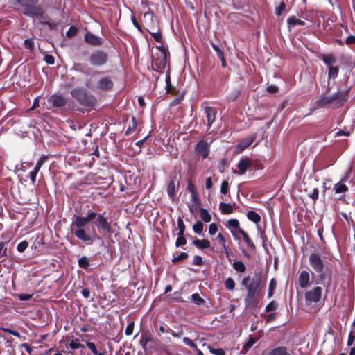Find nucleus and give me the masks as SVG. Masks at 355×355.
Here are the masks:
<instances>
[{
    "mask_svg": "<svg viewBox=\"0 0 355 355\" xmlns=\"http://www.w3.org/2000/svg\"><path fill=\"white\" fill-rule=\"evenodd\" d=\"M349 92V89L337 91L329 96H325L322 94L316 101V105L320 108H324L329 106L340 107L348 100Z\"/></svg>",
    "mask_w": 355,
    "mask_h": 355,
    "instance_id": "obj_1",
    "label": "nucleus"
},
{
    "mask_svg": "<svg viewBox=\"0 0 355 355\" xmlns=\"http://www.w3.org/2000/svg\"><path fill=\"white\" fill-rule=\"evenodd\" d=\"M71 96L87 111H91L97 103V98L83 87H76L70 91Z\"/></svg>",
    "mask_w": 355,
    "mask_h": 355,
    "instance_id": "obj_2",
    "label": "nucleus"
},
{
    "mask_svg": "<svg viewBox=\"0 0 355 355\" xmlns=\"http://www.w3.org/2000/svg\"><path fill=\"white\" fill-rule=\"evenodd\" d=\"M87 223L88 221L85 217L78 214L73 215V221L72 222L71 226H76L77 227V230L74 231L75 236L87 245H90L93 243V239L90 235L87 234L85 230L83 228Z\"/></svg>",
    "mask_w": 355,
    "mask_h": 355,
    "instance_id": "obj_3",
    "label": "nucleus"
},
{
    "mask_svg": "<svg viewBox=\"0 0 355 355\" xmlns=\"http://www.w3.org/2000/svg\"><path fill=\"white\" fill-rule=\"evenodd\" d=\"M40 0H16L21 7V13L29 17L35 18V15L42 12V8L37 6Z\"/></svg>",
    "mask_w": 355,
    "mask_h": 355,
    "instance_id": "obj_4",
    "label": "nucleus"
},
{
    "mask_svg": "<svg viewBox=\"0 0 355 355\" xmlns=\"http://www.w3.org/2000/svg\"><path fill=\"white\" fill-rule=\"evenodd\" d=\"M261 281V272H255L248 286V292L245 298L246 306H249L254 301L257 290Z\"/></svg>",
    "mask_w": 355,
    "mask_h": 355,
    "instance_id": "obj_5",
    "label": "nucleus"
},
{
    "mask_svg": "<svg viewBox=\"0 0 355 355\" xmlns=\"http://www.w3.org/2000/svg\"><path fill=\"white\" fill-rule=\"evenodd\" d=\"M105 214V212L99 214V216H98V218L94 221V225L99 233H107L110 235H112L114 233V230Z\"/></svg>",
    "mask_w": 355,
    "mask_h": 355,
    "instance_id": "obj_6",
    "label": "nucleus"
},
{
    "mask_svg": "<svg viewBox=\"0 0 355 355\" xmlns=\"http://www.w3.org/2000/svg\"><path fill=\"white\" fill-rule=\"evenodd\" d=\"M89 63L94 67H102L108 62V54L102 50L93 51L89 57Z\"/></svg>",
    "mask_w": 355,
    "mask_h": 355,
    "instance_id": "obj_7",
    "label": "nucleus"
},
{
    "mask_svg": "<svg viewBox=\"0 0 355 355\" xmlns=\"http://www.w3.org/2000/svg\"><path fill=\"white\" fill-rule=\"evenodd\" d=\"M309 262L311 268L319 274L320 279H324V263L320 256L316 253H311L309 258Z\"/></svg>",
    "mask_w": 355,
    "mask_h": 355,
    "instance_id": "obj_8",
    "label": "nucleus"
},
{
    "mask_svg": "<svg viewBox=\"0 0 355 355\" xmlns=\"http://www.w3.org/2000/svg\"><path fill=\"white\" fill-rule=\"evenodd\" d=\"M85 85H86V87L92 89H94L96 88L97 89H100V90L109 91L113 88L114 82L111 77L103 76L98 79L95 87H93L92 85H91L89 80H87L85 82Z\"/></svg>",
    "mask_w": 355,
    "mask_h": 355,
    "instance_id": "obj_9",
    "label": "nucleus"
},
{
    "mask_svg": "<svg viewBox=\"0 0 355 355\" xmlns=\"http://www.w3.org/2000/svg\"><path fill=\"white\" fill-rule=\"evenodd\" d=\"M322 289L320 286H315L313 289L307 291L305 294V302L307 305L318 303L322 297Z\"/></svg>",
    "mask_w": 355,
    "mask_h": 355,
    "instance_id": "obj_10",
    "label": "nucleus"
},
{
    "mask_svg": "<svg viewBox=\"0 0 355 355\" xmlns=\"http://www.w3.org/2000/svg\"><path fill=\"white\" fill-rule=\"evenodd\" d=\"M35 18L38 19L40 24L47 26L49 30H55L58 28V24L52 20L49 15H45L42 8L41 13L35 15Z\"/></svg>",
    "mask_w": 355,
    "mask_h": 355,
    "instance_id": "obj_11",
    "label": "nucleus"
},
{
    "mask_svg": "<svg viewBox=\"0 0 355 355\" xmlns=\"http://www.w3.org/2000/svg\"><path fill=\"white\" fill-rule=\"evenodd\" d=\"M49 102L55 107H62L67 104V99L60 93H54L49 98Z\"/></svg>",
    "mask_w": 355,
    "mask_h": 355,
    "instance_id": "obj_12",
    "label": "nucleus"
},
{
    "mask_svg": "<svg viewBox=\"0 0 355 355\" xmlns=\"http://www.w3.org/2000/svg\"><path fill=\"white\" fill-rule=\"evenodd\" d=\"M196 152L200 155L203 159L208 157L209 153V147L207 141L200 140L196 146Z\"/></svg>",
    "mask_w": 355,
    "mask_h": 355,
    "instance_id": "obj_13",
    "label": "nucleus"
},
{
    "mask_svg": "<svg viewBox=\"0 0 355 355\" xmlns=\"http://www.w3.org/2000/svg\"><path fill=\"white\" fill-rule=\"evenodd\" d=\"M84 41L92 46H101L103 40L90 32H87L84 35Z\"/></svg>",
    "mask_w": 355,
    "mask_h": 355,
    "instance_id": "obj_14",
    "label": "nucleus"
},
{
    "mask_svg": "<svg viewBox=\"0 0 355 355\" xmlns=\"http://www.w3.org/2000/svg\"><path fill=\"white\" fill-rule=\"evenodd\" d=\"M204 113L206 115L208 129L210 128L216 119V110L214 107L206 106L204 108Z\"/></svg>",
    "mask_w": 355,
    "mask_h": 355,
    "instance_id": "obj_15",
    "label": "nucleus"
},
{
    "mask_svg": "<svg viewBox=\"0 0 355 355\" xmlns=\"http://www.w3.org/2000/svg\"><path fill=\"white\" fill-rule=\"evenodd\" d=\"M155 342L152 335L149 332H144L141 334V338L139 341V344L141 346L142 349L146 352L148 350V347L147 346L148 343Z\"/></svg>",
    "mask_w": 355,
    "mask_h": 355,
    "instance_id": "obj_16",
    "label": "nucleus"
},
{
    "mask_svg": "<svg viewBox=\"0 0 355 355\" xmlns=\"http://www.w3.org/2000/svg\"><path fill=\"white\" fill-rule=\"evenodd\" d=\"M309 274L306 270H302L298 277L299 285L301 288H304L307 287L309 283Z\"/></svg>",
    "mask_w": 355,
    "mask_h": 355,
    "instance_id": "obj_17",
    "label": "nucleus"
},
{
    "mask_svg": "<svg viewBox=\"0 0 355 355\" xmlns=\"http://www.w3.org/2000/svg\"><path fill=\"white\" fill-rule=\"evenodd\" d=\"M252 166V162L248 159H242L237 164L241 175L245 174L247 170Z\"/></svg>",
    "mask_w": 355,
    "mask_h": 355,
    "instance_id": "obj_18",
    "label": "nucleus"
},
{
    "mask_svg": "<svg viewBox=\"0 0 355 355\" xmlns=\"http://www.w3.org/2000/svg\"><path fill=\"white\" fill-rule=\"evenodd\" d=\"M267 355H292L286 347L278 346L270 350Z\"/></svg>",
    "mask_w": 355,
    "mask_h": 355,
    "instance_id": "obj_19",
    "label": "nucleus"
},
{
    "mask_svg": "<svg viewBox=\"0 0 355 355\" xmlns=\"http://www.w3.org/2000/svg\"><path fill=\"white\" fill-rule=\"evenodd\" d=\"M175 179L176 176L175 175L173 178H172L171 180L169 182L166 188L167 193L170 198H173L176 193Z\"/></svg>",
    "mask_w": 355,
    "mask_h": 355,
    "instance_id": "obj_20",
    "label": "nucleus"
},
{
    "mask_svg": "<svg viewBox=\"0 0 355 355\" xmlns=\"http://www.w3.org/2000/svg\"><path fill=\"white\" fill-rule=\"evenodd\" d=\"M287 24H288V27L289 29H291V28H293L295 26H304L305 24V23L303 21L297 19L294 16L289 17L287 19Z\"/></svg>",
    "mask_w": 355,
    "mask_h": 355,
    "instance_id": "obj_21",
    "label": "nucleus"
},
{
    "mask_svg": "<svg viewBox=\"0 0 355 355\" xmlns=\"http://www.w3.org/2000/svg\"><path fill=\"white\" fill-rule=\"evenodd\" d=\"M254 136H252L242 140L238 145V148L241 151L244 150L254 142Z\"/></svg>",
    "mask_w": 355,
    "mask_h": 355,
    "instance_id": "obj_22",
    "label": "nucleus"
},
{
    "mask_svg": "<svg viewBox=\"0 0 355 355\" xmlns=\"http://www.w3.org/2000/svg\"><path fill=\"white\" fill-rule=\"evenodd\" d=\"M321 60H322L324 64L327 65L329 67H333L332 65L336 62V58H334V55L331 54L322 55L321 57Z\"/></svg>",
    "mask_w": 355,
    "mask_h": 355,
    "instance_id": "obj_23",
    "label": "nucleus"
},
{
    "mask_svg": "<svg viewBox=\"0 0 355 355\" xmlns=\"http://www.w3.org/2000/svg\"><path fill=\"white\" fill-rule=\"evenodd\" d=\"M69 346L71 349H80L81 353L84 354L85 347L83 344L80 343L78 339L76 338L74 340H72L71 343L69 344Z\"/></svg>",
    "mask_w": 355,
    "mask_h": 355,
    "instance_id": "obj_24",
    "label": "nucleus"
},
{
    "mask_svg": "<svg viewBox=\"0 0 355 355\" xmlns=\"http://www.w3.org/2000/svg\"><path fill=\"white\" fill-rule=\"evenodd\" d=\"M219 209L223 214H232L234 211L231 204L226 202H220L219 204Z\"/></svg>",
    "mask_w": 355,
    "mask_h": 355,
    "instance_id": "obj_25",
    "label": "nucleus"
},
{
    "mask_svg": "<svg viewBox=\"0 0 355 355\" xmlns=\"http://www.w3.org/2000/svg\"><path fill=\"white\" fill-rule=\"evenodd\" d=\"M193 244L200 249L209 248L210 247V242L208 240L196 239L193 241Z\"/></svg>",
    "mask_w": 355,
    "mask_h": 355,
    "instance_id": "obj_26",
    "label": "nucleus"
},
{
    "mask_svg": "<svg viewBox=\"0 0 355 355\" xmlns=\"http://www.w3.org/2000/svg\"><path fill=\"white\" fill-rule=\"evenodd\" d=\"M247 218L249 220L257 224L261 220V217L254 211L250 210L247 212Z\"/></svg>",
    "mask_w": 355,
    "mask_h": 355,
    "instance_id": "obj_27",
    "label": "nucleus"
},
{
    "mask_svg": "<svg viewBox=\"0 0 355 355\" xmlns=\"http://www.w3.org/2000/svg\"><path fill=\"white\" fill-rule=\"evenodd\" d=\"M44 243L43 238L37 236L32 245V248L37 251H41L44 249Z\"/></svg>",
    "mask_w": 355,
    "mask_h": 355,
    "instance_id": "obj_28",
    "label": "nucleus"
},
{
    "mask_svg": "<svg viewBox=\"0 0 355 355\" xmlns=\"http://www.w3.org/2000/svg\"><path fill=\"white\" fill-rule=\"evenodd\" d=\"M232 268L237 272L243 273L245 272L246 270V266L241 261H234L232 263Z\"/></svg>",
    "mask_w": 355,
    "mask_h": 355,
    "instance_id": "obj_29",
    "label": "nucleus"
},
{
    "mask_svg": "<svg viewBox=\"0 0 355 355\" xmlns=\"http://www.w3.org/2000/svg\"><path fill=\"white\" fill-rule=\"evenodd\" d=\"M334 190L336 193H344L348 191V187L344 183L339 182L334 184Z\"/></svg>",
    "mask_w": 355,
    "mask_h": 355,
    "instance_id": "obj_30",
    "label": "nucleus"
},
{
    "mask_svg": "<svg viewBox=\"0 0 355 355\" xmlns=\"http://www.w3.org/2000/svg\"><path fill=\"white\" fill-rule=\"evenodd\" d=\"M72 69L85 76L89 74V68L83 64H76Z\"/></svg>",
    "mask_w": 355,
    "mask_h": 355,
    "instance_id": "obj_31",
    "label": "nucleus"
},
{
    "mask_svg": "<svg viewBox=\"0 0 355 355\" xmlns=\"http://www.w3.org/2000/svg\"><path fill=\"white\" fill-rule=\"evenodd\" d=\"M78 263L80 268L87 270L89 266L90 260L87 257L83 256L78 259Z\"/></svg>",
    "mask_w": 355,
    "mask_h": 355,
    "instance_id": "obj_32",
    "label": "nucleus"
},
{
    "mask_svg": "<svg viewBox=\"0 0 355 355\" xmlns=\"http://www.w3.org/2000/svg\"><path fill=\"white\" fill-rule=\"evenodd\" d=\"M190 300L191 302L196 304L197 306H202L205 303V300L202 298L198 293L192 294Z\"/></svg>",
    "mask_w": 355,
    "mask_h": 355,
    "instance_id": "obj_33",
    "label": "nucleus"
},
{
    "mask_svg": "<svg viewBox=\"0 0 355 355\" xmlns=\"http://www.w3.org/2000/svg\"><path fill=\"white\" fill-rule=\"evenodd\" d=\"M239 233L242 235L244 241L246 242L250 248L254 250L256 246H255L254 243L250 240L248 234L243 229H239Z\"/></svg>",
    "mask_w": 355,
    "mask_h": 355,
    "instance_id": "obj_34",
    "label": "nucleus"
},
{
    "mask_svg": "<svg viewBox=\"0 0 355 355\" xmlns=\"http://www.w3.org/2000/svg\"><path fill=\"white\" fill-rule=\"evenodd\" d=\"M200 216L205 223H209L211 220V216L207 209L205 208L200 209Z\"/></svg>",
    "mask_w": 355,
    "mask_h": 355,
    "instance_id": "obj_35",
    "label": "nucleus"
},
{
    "mask_svg": "<svg viewBox=\"0 0 355 355\" xmlns=\"http://www.w3.org/2000/svg\"><path fill=\"white\" fill-rule=\"evenodd\" d=\"M256 342L257 339L250 336L248 340L243 346L242 352H248Z\"/></svg>",
    "mask_w": 355,
    "mask_h": 355,
    "instance_id": "obj_36",
    "label": "nucleus"
},
{
    "mask_svg": "<svg viewBox=\"0 0 355 355\" xmlns=\"http://www.w3.org/2000/svg\"><path fill=\"white\" fill-rule=\"evenodd\" d=\"M33 296V293H16L14 297L20 301H27L31 300Z\"/></svg>",
    "mask_w": 355,
    "mask_h": 355,
    "instance_id": "obj_37",
    "label": "nucleus"
},
{
    "mask_svg": "<svg viewBox=\"0 0 355 355\" xmlns=\"http://www.w3.org/2000/svg\"><path fill=\"white\" fill-rule=\"evenodd\" d=\"M338 67H329L328 69V78L329 79H335L338 75Z\"/></svg>",
    "mask_w": 355,
    "mask_h": 355,
    "instance_id": "obj_38",
    "label": "nucleus"
},
{
    "mask_svg": "<svg viewBox=\"0 0 355 355\" xmlns=\"http://www.w3.org/2000/svg\"><path fill=\"white\" fill-rule=\"evenodd\" d=\"M137 123L135 117H132V123L129 125L128 128L125 131V135H129L137 129Z\"/></svg>",
    "mask_w": 355,
    "mask_h": 355,
    "instance_id": "obj_39",
    "label": "nucleus"
},
{
    "mask_svg": "<svg viewBox=\"0 0 355 355\" xmlns=\"http://www.w3.org/2000/svg\"><path fill=\"white\" fill-rule=\"evenodd\" d=\"M1 330L3 331V332H6V333H8L15 337H17L19 338L21 340L24 341L26 340V337L25 336H22L19 334V333H18L17 331H15L14 330H12L9 328H7V327H3L1 328Z\"/></svg>",
    "mask_w": 355,
    "mask_h": 355,
    "instance_id": "obj_40",
    "label": "nucleus"
},
{
    "mask_svg": "<svg viewBox=\"0 0 355 355\" xmlns=\"http://www.w3.org/2000/svg\"><path fill=\"white\" fill-rule=\"evenodd\" d=\"M193 232L198 234L201 235L203 232V224L201 221L196 222L193 226Z\"/></svg>",
    "mask_w": 355,
    "mask_h": 355,
    "instance_id": "obj_41",
    "label": "nucleus"
},
{
    "mask_svg": "<svg viewBox=\"0 0 355 355\" xmlns=\"http://www.w3.org/2000/svg\"><path fill=\"white\" fill-rule=\"evenodd\" d=\"M225 287L228 291H233L235 288V282L232 277H228L224 282Z\"/></svg>",
    "mask_w": 355,
    "mask_h": 355,
    "instance_id": "obj_42",
    "label": "nucleus"
},
{
    "mask_svg": "<svg viewBox=\"0 0 355 355\" xmlns=\"http://www.w3.org/2000/svg\"><path fill=\"white\" fill-rule=\"evenodd\" d=\"M178 227L179 230V232L178 233V236H184V231H185V225L184 224L183 220L179 217L178 218Z\"/></svg>",
    "mask_w": 355,
    "mask_h": 355,
    "instance_id": "obj_43",
    "label": "nucleus"
},
{
    "mask_svg": "<svg viewBox=\"0 0 355 355\" xmlns=\"http://www.w3.org/2000/svg\"><path fill=\"white\" fill-rule=\"evenodd\" d=\"M49 155H43L37 162L34 168L36 170L40 171L42 166L44 164L46 161L47 160Z\"/></svg>",
    "mask_w": 355,
    "mask_h": 355,
    "instance_id": "obj_44",
    "label": "nucleus"
},
{
    "mask_svg": "<svg viewBox=\"0 0 355 355\" xmlns=\"http://www.w3.org/2000/svg\"><path fill=\"white\" fill-rule=\"evenodd\" d=\"M286 10V4L282 1L279 6L275 8V13L277 16H281Z\"/></svg>",
    "mask_w": 355,
    "mask_h": 355,
    "instance_id": "obj_45",
    "label": "nucleus"
},
{
    "mask_svg": "<svg viewBox=\"0 0 355 355\" xmlns=\"http://www.w3.org/2000/svg\"><path fill=\"white\" fill-rule=\"evenodd\" d=\"M227 227L236 229L239 232V229H241L239 227V223L237 219H230L227 222Z\"/></svg>",
    "mask_w": 355,
    "mask_h": 355,
    "instance_id": "obj_46",
    "label": "nucleus"
},
{
    "mask_svg": "<svg viewBox=\"0 0 355 355\" xmlns=\"http://www.w3.org/2000/svg\"><path fill=\"white\" fill-rule=\"evenodd\" d=\"M188 257H189V255L187 252H181L177 257H173V258L172 259L171 261L173 263H175L180 262L182 260L187 259L188 258Z\"/></svg>",
    "mask_w": 355,
    "mask_h": 355,
    "instance_id": "obj_47",
    "label": "nucleus"
},
{
    "mask_svg": "<svg viewBox=\"0 0 355 355\" xmlns=\"http://www.w3.org/2000/svg\"><path fill=\"white\" fill-rule=\"evenodd\" d=\"M208 349L209 352L214 355H225V352L222 348H213L208 346Z\"/></svg>",
    "mask_w": 355,
    "mask_h": 355,
    "instance_id": "obj_48",
    "label": "nucleus"
},
{
    "mask_svg": "<svg viewBox=\"0 0 355 355\" xmlns=\"http://www.w3.org/2000/svg\"><path fill=\"white\" fill-rule=\"evenodd\" d=\"M182 342L189 347L193 349H198L197 345L193 343V341L188 337H184L182 339Z\"/></svg>",
    "mask_w": 355,
    "mask_h": 355,
    "instance_id": "obj_49",
    "label": "nucleus"
},
{
    "mask_svg": "<svg viewBox=\"0 0 355 355\" xmlns=\"http://www.w3.org/2000/svg\"><path fill=\"white\" fill-rule=\"evenodd\" d=\"M28 246V243L26 241H23L17 245V250L19 252H24Z\"/></svg>",
    "mask_w": 355,
    "mask_h": 355,
    "instance_id": "obj_50",
    "label": "nucleus"
},
{
    "mask_svg": "<svg viewBox=\"0 0 355 355\" xmlns=\"http://www.w3.org/2000/svg\"><path fill=\"white\" fill-rule=\"evenodd\" d=\"M229 190V183L227 181L224 180L221 183L220 186V193L222 195H226L228 193Z\"/></svg>",
    "mask_w": 355,
    "mask_h": 355,
    "instance_id": "obj_51",
    "label": "nucleus"
},
{
    "mask_svg": "<svg viewBox=\"0 0 355 355\" xmlns=\"http://www.w3.org/2000/svg\"><path fill=\"white\" fill-rule=\"evenodd\" d=\"M275 285H276V283H275V279H272L270 281L269 287H268V298H270L272 296L273 290L275 288Z\"/></svg>",
    "mask_w": 355,
    "mask_h": 355,
    "instance_id": "obj_52",
    "label": "nucleus"
},
{
    "mask_svg": "<svg viewBox=\"0 0 355 355\" xmlns=\"http://www.w3.org/2000/svg\"><path fill=\"white\" fill-rule=\"evenodd\" d=\"M98 216H99V214H97L92 211H89L87 212V216H85L87 220L89 222L93 220L94 219H96L98 218Z\"/></svg>",
    "mask_w": 355,
    "mask_h": 355,
    "instance_id": "obj_53",
    "label": "nucleus"
},
{
    "mask_svg": "<svg viewBox=\"0 0 355 355\" xmlns=\"http://www.w3.org/2000/svg\"><path fill=\"white\" fill-rule=\"evenodd\" d=\"M211 46L219 58H221L224 56L223 52L218 45L212 43Z\"/></svg>",
    "mask_w": 355,
    "mask_h": 355,
    "instance_id": "obj_54",
    "label": "nucleus"
},
{
    "mask_svg": "<svg viewBox=\"0 0 355 355\" xmlns=\"http://www.w3.org/2000/svg\"><path fill=\"white\" fill-rule=\"evenodd\" d=\"M187 243V240L184 237V236H178L176 241H175V246L177 248L184 245Z\"/></svg>",
    "mask_w": 355,
    "mask_h": 355,
    "instance_id": "obj_55",
    "label": "nucleus"
},
{
    "mask_svg": "<svg viewBox=\"0 0 355 355\" xmlns=\"http://www.w3.org/2000/svg\"><path fill=\"white\" fill-rule=\"evenodd\" d=\"M277 308V303L275 301H271L266 307V312H270L276 310Z\"/></svg>",
    "mask_w": 355,
    "mask_h": 355,
    "instance_id": "obj_56",
    "label": "nucleus"
},
{
    "mask_svg": "<svg viewBox=\"0 0 355 355\" xmlns=\"http://www.w3.org/2000/svg\"><path fill=\"white\" fill-rule=\"evenodd\" d=\"M191 200L193 205L200 206V200L198 197V193L191 195Z\"/></svg>",
    "mask_w": 355,
    "mask_h": 355,
    "instance_id": "obj_57",
    "label": "nucleus"
},
{
    "mask_svg": "<svg viewBox=\"0 0 355 355\" xmlns=\"http://www.w3.org/2000/svg\"><path fill=\"white\" fill-rule=\"evenodd\" d=\"M5 243L0 242V259L8 256L7 248L5 247Z\"/></svg>",
    "mask_w": 355,
    "mask_h": 355,
    "instance_id": "obj_58",
    "label": "nucleus"
},
{
    "mask_svg": "<svg viewBox=\"0 0 355 355\" xmlns=\"http://www.w3.org/2000/svg\"><path fill=\"white\" fill-rule=\"evenodd\" d=\"M135 324L134 322H130L125 330V334L126 336H130L132 334L133 330H134Z\"/></svg>",
    "mask_w": 355,
    "mask_h": 355,
    "instance_id": "obj_59",
    "label": "nucleus"
},
{
    "mask_svg": "<svg viewBox=\"0 0 355 355\" xmlns=\"http://www.w3.org/2000/svg\"><path fill=\"white\" fill-rule=\"evenodd\" d=\"M40 171L36 170L34 168L33 171H31L29 173V178L32 182L33 184H35L36 182V177Z\"/></svg>",
    "mask_w": 355,
    "mask_h": 355,
    "instance_id": "obj_60",
    "label": "nucleus"
},
{
    "mask_svg": "<svg viewBox=\"0 0 355 355\" xmlns=\"http://www.w3.org/2000/svg\"><path fill=\"white\" fill-rule=\"evenodd\" d=\"M193 265L194 266H202L203 264V260L202 257L199 255H195L193 259Z\"/></svg>",
    "mask_w": 355,
    "mask_h": 355,
    "instance_id": "obj_61",
    "label": "nucleus"
},
{
    "mask_svg": "<svg viewBox=\"0 0 355 355\" xmlns=\"http://www.w3.org/2000/svg\"><path fill=\"white\" fill-rule=\"evenodd\" d=\"M44 60L47 64L52 65L55 62V58L53 55L46 54L44 57Z\"/></svg>",
    "mask_w": 355,
    "mask_h": 355,
    "instance_id": "obj_62",
    "label": "nucleus"
},
{
    "mask_svg": "<svg viewBox=\"0 0 355 355\" xmlns=\"http://www.w3.org/2000/svg\"><path fill=\"white\" fill-rule=\"evenodd\" d=\"M187 190L188 191V192H189L191 193V195L197 193L196 189L194 184L191 182V181H189L188 182V184L187 187Z\"/></svg>",
    "mask_w": 355,
    "mask_h": 355,
    "instance_id": "obj_63",
    "label": "nucleus"
},
{
    "mask_svg": "<svg viewBox=\"0 0 355 355\" xmlns=\"http://www.w3.org/2000/svg\"><path fill=\"white\" fill-rule=\"evenodd\" d=\"M150 33L156 42H162V36L159 32H158V31L157 32H150Z\"/></svg>",
    "mask_w": 355,
    "mask_h": 355,
    "instance_id": "obj_64",
    "label": "nucleus"
}]
</instances>
